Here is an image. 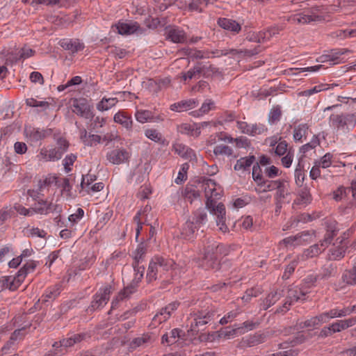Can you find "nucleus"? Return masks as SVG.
Wrapping results in <instances>:
<instances>
[{
	"instance_id": "obj_14",
	"label": "nucleus",
	"mask_w": 356,
	"mask_h": 356,
	"mask_svg": "<svg viewBox=\"0 0 356 356\" xmlns=\"http://www.w3.org/2000/svg\"><path fill=\"white\" fill-rule=\"evenodd\" d=\"M202 190L204 191L207 198L206 207L211 208L212 205V193H216V182L211 179L203 177L198 184Z\"/></svg>"
},
{
	"instance_id": "obj_35",
	"label": "nucleus",
	"mask_w": 356,
	"mask_h": 356,
	"mask_svg": "<svg viewBox=\"0 0 356 356\" xmlns=\"http://www.w3.org/2000/svg\"><path fill=\"white\" fill-rule=\"evenodd\" d=\"M332 324V330L334 332H340L356 324V317H352L348 319L337 321Z\"/></svg>"
},
{
	"instance_id": "obj_48",
	"label": "nucleus",
	"mask_w": 356,
	"mask_h": 356,
	"mask_svg": "<svg viewBox=\"0 0 356 356\" xmlns=\"http://www.w3.org/2000/svg\"><path fill=\"white\" fill-rule=\"evenodd\" d=\"M295 181L297 186H301L304 181V166L302 165L301 161L299 160L298 163L294 172Z\"/></svg>"
},
{
	"instance_id": "obj_20",
	"label": "nucleus",
	"mask_w": 356,
	"mask_h": 356,
	"mask_svg": "<svg viewBox=\"0 0 356 356\" xmlns=\"http://www.w3.org/2000/svg\"><path fill=\"white\" fill-rule=\"evenodd\" d=\"M213 254L211 256V260L207 258V245L205 247L204 255L202 261V266L205 270H213L214 271H217L220 269V261H219V255L217 253L216 250L214 249L213 251Z\"/></svg>"
},
{
	"instance_id": "obj_34",
	"label": "nucleus",
	"mask_w": 356,
	"mask_h": 356,
	"mask_svg": "<svg viewBox=\"0 0 356 356\" xmlns=\"http://www.w3.org/2000/svg\"><path fill=\"white\" fill-rule=\"evenodd\" d=\"M54 185L58 188H61V193L67 196L71 195V191L72 185L70 182V179L67 177H58L56 176Z\"/></svg>"
},
{
	"instance_id": "obj_54",
	"label": "nucleus",
	"mask_w": 356,
	"mask_h": 356,
	"mask_svg": "<svg viewBox=\"0 0 356 356\" xmlns=\"http://www.w3.org/2000/svg\"><path fill=\"white\" fill-rule=\"evenodd\" d=\"M334 268L332 265L324 266L315 279L327 280L334 275Z\"/></svg>"
},
{
	"instance_id": "obj_24",
	"label": "nucleus",
	"mask_w": 356,
	"mask_h": 356,
	"mask_svg": "<svg viewBox=\"0 0 356 356\" xmlns=\"http://www.w3.org/2000/svg\"><path fill=\"white\" fill-rule=\"evenodd\" d=\"M283 291L277 289L270 292L267 296L261 300L260 309L267 310L269 307L275 305L282 296Z\"/></svg>"
},
{
	"instance_id": "obj_50",
	"label": "nucleus",
	"mask_w": 356,
	"mask_h": 356,
	"mask_svg": "<svg viewBox=\"0 0 356 356\" xmlns=\"http://www.w3.org/2000/svg\"><path fill=\"white\" fill-rule=\"evenodd\" d=\"M146 247L143 243H140L134 252V262L141 264L146 254Z\"/></svg>"
},
{
	"instance_id": "obj_46",
	"label": "nucleus",
	"mask_w": 356,
	"mask_h": 356,
	"mask_svg": "<svg viewBox=\"0 0 356 356\" xmlns=\"http://www.w3.org/2000/svg\"><path fill=\"white\" fill-rule=\"evenodd\" d=\"M307 124H300L295 127L293 131V139L296 141H300L303 137H305L308 131Z\"/></svg>"
},
{
	"instance_id": "obj_60",
	"label": "nucleus",
	"mask_w": 356,
	"mask_h": 356,
	"mask_svg": "<svg viewBox=\"0 0 356 356\" xmlns=\"http://www.w3.org/2000/svg\"><path fill=\"white\" fill-rule=\"evenodd\" d=\"M335 229L329 228L325 235L324 238L320 241L321 245L326 248L332 241L334 237L337 235Z\"/></svg>"
},
{
	"instance_id": "obj_26",
	"label": "nucleus",
	"mask_w": 356,
	"mask_h": 356,
	"mask_svg": "<svg viewBox=\"0 0 356 356\" xmlns=\"http://www.w3.org/2000/svg\"><path fill=\"white\" fill-rule=\"evenodd\" d=\"M312 200V195L307 187L300 189L297 193V197L293 202V207L296 206L306 207L311 203Z\"/></svg>"
},
{
	"instance_id": "obj_22",
	"label": "nucleus",
	"mask_w": 356,
	"mask_h": 356,
	"mask_svg": "<svg viewBox=\"0 0 356 356\" xmlns=\"http://www.w3.org/2000/svg\"><path fill=\"white\" fill-rule=\"evenodd\" d=\"M214 249L216 250L217 253L218 254L219 258L229 254V251H230L229 247L227 246L226 245L219 243L216 241H214L213 240L209 241L207 242V258L208 259H211V257L210 255H211L213 254L212 251ZM209 261H211V260H209Z\"/></svg>"
},
{
	"instance_id": "obj_55",
	"label": "nucleus",
	"mask_w": 356,
	"mask_h": 356,
	"mask_svg": "<svg viewBox=\"0 0 356 356\" xmlns=\"http://www.w3.org/2000/svg\"><path fill=\"white\" fill-rule=\"evenodd\" d=\"M330 316L332 318H341L345 317L346 316L350 315V310L349 309V307H343L342 309L339 308H334L330 310Z\"/></svg>"
},
{
	"instance_id": "obj_57",
	"label": "nucleus",
	"mask_w": 356,
	"mask_h": 356,
	"mask_svg": "<svg viewBox=\"0 0 356 356\" xmlns=\"http://www.w3.org/2000/svg\"><path fill=\"white\" fill-rule=\"evenodd\" d=\"M14 214V210L10 207H4L0 209V225H2L6 220L10 219Z\"/></svg>"
},
{
	"instance_id": "obj_53",
	"label": "nucleus",
	"mask_w": 356,
	"mask_h": 356,
	"mask_svg": "<svg viewBox=\"0 0 356 356\" xmlns=\"http://www.w3.org/2000/svg\"><path fill=\"white\" fill-rule=\"evenodd\" d=\"M282 111L279 106L273 107L268 115V122L270 124H275L277 123L281 118Z\"/></svg>"
},
{
	"instance_id": "obj_30",
	"label": "nucleus",
	"mask_w": 356,
	"mask_h": 356,
	"mask_svg": "<svg viewBox=\"0 0 356 356\" xmlns=\"http://www.w3.org/2000/svg\"><path fill=\"white\" fill-rule=\"evenodd\" d=\"M199 228L196 227L194 221L187 220L182 226L181 236L185 240H193L195 238V231Z\"/></svg>"
},
{
	"instance_id": "obj_15",
	"label": "nucleus",
	"mask_w": 356,
	"mask_h": 356,
	"mask_svg": "<svg viewBox=\"0 0 356 356\" xmlns=\"http://www.w3.org/2000/svg\"><path fill=\"white\" fill-rule=\"evenodd\" d=\"M166 39L174 43H184L187 35L186 32L179 26H169L165 29Z\"/></svg>"
},
{
	"instance_id": "obj_52",
	"label": "nucleus",
	"mask_w": 356,
	"mask_h": 356,
	"mask_svg": "<svg viewBox=\"0 0 356 356\" xmlns=\"http://www.w3.org/2000/svg\"><path fill=\"white\" fill-rule=\"evenodd\" d=\"M213 154L216 156H232L233 154V149L232 147L225 145H218L214 147Z\"/></svg>"
},
{
	"instance_id": "obj_61",
	"label": "nucleus",
	"mask_w": 356,
	"mask_h": 356,
	"mask_svg": "<svg viewBox=\"0 0 356 356\" xmlns=\"http://www.w3.org/2000/svg\"><path fill=\"white\" fill-rule=\"evenodd\" d=\"M145 135L147 138L149 139L156 142V143H161L163 142V136L160 132H159L156 129H149L145 130Z\"/></svg>"
},
{
	"instance_id": "obj_31",
	"label": "nucleus",
	"mask_w": 356,
	"mask_h": 356,
	"mask_svg": "<svg viewBox=\"0 0 356 356\" xmlns=\"http://www.w3.org/2000/svg\"><path fill=\"white\" fill-rule=\"evenodd\" d=\"M85 337L86 334L83 333L74 334L57 342L60 344L62 348L66 350L67 348L72 347L74 344L83 341Z\"/></svg>"
},
{
	"instance_id": "obj_3",
	"label": "nucleus",
	"mask_w": 356,
	"mask_h": 356,
	"mask_svg": "<svg viewBox=\"0 0 356 356\" xmlns=\"http://www.w3.org/2000/svg\"><path fill=\"white\" fill-rule=\"evenodd\" d=\"M329 120L330 127L343 133L348 132L356 124V115L354 114H332Z\"/></svg>"
},
{
	"instance_id": "obj_18",
	"label": "nucleus",
	"mask_w": 356,
	"mask_h": 356,
	"mask_svg": "<svg viewBox=\"0 0 356 356\" xmlns=\"http://www.w3.org/2000/svg\"><path fill=\"white\" fill-rule=\"evenodd\" d=\"M172 150L181 158L189 161H196L195 152L191 147L182 143H176L172 145Z\"/></svg>"
},
{
	"instance_id": "obj_63",
	"label": "nucleus",
	"mask_w": 356,
	"mask_h": 356,
	"mask_svg": "<svg viewBox=\"0 0 356 356\" xmlns=\"http://www.w3.org/2000/svg\"><path fill=\"white\" fill-rule=\"evenodd\" d=\"M108 52L110 55L118 58H123L127 54V51L122 48L115 46H110L108 47Z\"/></svg>"
},
{
	"instance_id": "obj_45",
	"label": "nucleus",
	"mask_w": 356,
	"mask_h": 356,
	"mask_svg": "<svg viewBox=\"0 0 356 356\" xmlns=\"http://www.w3.org/2000/svg\"><path fill=\"white\" fill-rule=\"evenodd\" d=\"M138 284V282L133 280L129 286H127L126 288L124 289L122 291L118 293V295L117 296V300H124L128 298L131 294L134 293L136 290Z\"/></svg>"
},
{
	"instance_id": "obj_23",
	"label": "nucleus",
	"mask_w": 356,
	"mask_h": 356,
	"mask_svg": "<svg viewBox=\"0 0 356 356\" xmlns=\"http://www.w3.org/2000/svg\"><path fill=\"white\" fill-rule=\"evenodd\" d=\"M198 105V101L195 99H187L170 105V109L175 112H184L195 108Z\"/></svg>"
},
{
	"instance_id": "obj_32",
	"label": "nucleus",
	"mask_w": 356,
	"mask_h": 356,
	"mask_svg": "<svg viewBox=\"0 0 356 356\" xmlns=\"http://www.w3.org/2000/svg\"><path fill=\"white\" fill-rule=\"evenodd\" d=\"M341 280L347 285H356V258L353 261L352 268L343 273Z\"/></svg>"
},
{
	"instance_id": "obj_42",
	"label": "nucleus",
	"mask_w": 356,
	"mask_h": 356,
	"mask_svg": "<svg viewBox=\"0 0 356 356\" xmlns=\"http://www.w3.org/2000/svg\"><path fill=\"white\" fill-rule=\"evenodd\" d=\"M191 221H194L196 227L200 228L201 226L205 224L207 221V214L205 209L200 208L195 211L193 213V220Z\"/></svg>"
},
{
	"instance_id": "obj_1",
	"label": "nucleus",
	"mask_w": 356,
	"mask_h": 356,
	"mask_svg": "<svg viewBox=\"0 0 356 356\" xmlns=\"http://www.w3.org/2000/svg\"><path fill=\"white\" fill-rule=\"evenodd\" d=\"M215 312L209 306L204 305L201 309L194 310L188 318V325L190 326L188 332L195 336L204 331L205 325L213 320Z\"/></svg>"
},
{
	"instance_id": "obj_44",
	"label": "nucleus",
	"mask_w": 356,
	"mask_h": 356,
	"mask_svg": "<svg viewBox=\"0 0 356 356\" xmlns=\"http://www.w3.org/2000/svg\"><path fill=\"white\" fill-rule=\"evenodd\" d=\"M60 284H56L47 289L44 294V301L54 300L60 293Z\"/></svg>"
},
{
	"instance_id": "obj_6",
	"label": "nucleus",
	"mask_w": 356,
	"mask_h": 356,
	"mask_svg": "<svg viewBox=\"0 0 356 356\" xmlns=\"http://www.w3.org/2000/svg\"><path fill=\"white\" fill-rule=\"evenodd\" d=\"M111 289L108 286L101 288L93 296L90 305L86 309L88 314H91L104 307L110 298Z\"/></svg>"
},
{
	"instance_id": "obj_21",
	"label": "nucleus",
	"mask_w": 356,
	"mask_h": 356,
	"mask_svg": "<svg viewBox=\"0 0 356 356\" xmlns=\"http://www.w3.org/2000/svg\"><path fill=\"white\" fill-rule=\"evenodd\" d=\"M113 120L115 122L122 125L129 133L134 131L132 117L127 112L119 111L114 115Z\"/></svg>"
},
{
	"instance_id": "obj_28",
	"label": "nucleus",
	"mask_w": 356,
	"mask_h": 356,
	"mask_svg": "<svg viewBox=\"0 0 356 356\" xmlns=\"http://www.w3.org/2000/svg\"><path fill=\"white\" fill-rule=\"evenodd\" d=\"M318 327V325L317 324L316 319L314 316V317H312L311 318L307 319L305 321H301V322L297 323V324L294 328H293L292 327L286 328L284 330L282 331V333L284 336H287L288 334H289V333L291 332V331L293 329H296L297 330L305 329V328L312 330L314 328H316Z\"/></svg>"
},
{
	"instance_id": "obj_27",
	"label": "nucleus",
	"mask_w": 356,
	"mask_h": 356,
	"mask_svg": "<svg viewBox=\"0 0 356 356\" xmlns=\"http://www.w3.org/2000/svg\"><path fill=\"white\" fill-rule=\"evenodd\" d=\"M218 24L222 29L229 31L234 34L238 33L241 30V24L232 19L219 18L218 20Z\"/></svg>"
},
{
	"instance_id": "obj_41",
	"label": "nucleus",
	"mask_w": 356,
	"mask_h": 356,
	"mask_svg": "<svg viewBox=\"0 0 356 356\" xmlns=\"http://www.w3.org/2000/svg\"><path fill=\"white\" fill-rule=\"evenodd\" d=\"M183 195L184 198L192 203L194 200H197L200 197V191L197 189V187L193 185L186 186L185 188Z\"/></svg>"
},
{
	"instance_id": "obj_25",
	"label": "nucleus",
	"mask_w": 356,
	"mask_h": 356,
	"mask_svg": "<svg viewBox=\"0 0 356 356\" xmlns=\"http://www.w3.org/2000/svg\"><path fill=\"white\" fill-rule=\"evenodd\" d=\"M112 29L120 35H131L139 29V25L136 22H118L112 26Z\"/></svg>"
},
{
	"instance_id": "obj_16",
	"label": "nucleus",
	"mask_w": 356,
	"mask_h": 356,
	"mask_svg": "<svg viewBox=\"0 0 356 356\" xmlns=\"http://www.w3.org/2000/svg\"><path fill=\"white\" fill-rule=\"evenodd\" d=\"M149 171V165L147 163L138 164L136 168L133 170L130 182L135 184H140L145 181L147 177Z\"/></svg>"
},
{
	"instance_id": "obj_40",
	"label": "nucleus",
	"mask_w": 356,
	"mask_h": 356,
	"mask_svg": "<svg viewBox=\"0 0 356 356\" xmlns=\"http://www.w3.org/2000/svg\"><path fill=\"white\" fill-rule=\"evenodd\" d=\"M279 179L269 181L262 179L261 181L258 184V188H256L257 193H264L267 191H272L276 190V186H277Z\"/></svg>"
},
{
	"instance_id": "obj_38",
	"label": "nucleus",
	"mask_w": 356,
	"mask_h": 356,
	"mask_svg": "<svg viewBox=\"0 0 356 356\" xmlns=\"http://www.w3.org/2000/svg\"><path fill=\"white\" fill-rule=\"evenodd\" d=\"M325 250V248L321 245V243H316L305 250L302 254V257L303 259L313 258L319 255Z\"/></svg>"
},
{
	"instance_id": "obj_64",
	"label": "nucleus",
	"mask_w": 356,
	"mask_h": 356,
	"mask_svg": "<svg viewBox=\"0 0 356 356\" xmlns=\"http://www.w3.org/2000/svg\"><path fill=\"white\" fill-rule=\"evenodd\" d=\"M25 235L28 237L45 238L47 233L44 230L40 229L38 227H31L26 229Z\"/></svg>"
},
{
	"instance_id": "obj_10",
	"label": "nucleus",
	"mask_w": 356,
	"mask_h": 356,
	"mask_svg": "<svg viewBox=\"0 0 356 356\" xmlns=\"http://www.w3.org/2000/svg\"><path fill=\"white\" fill-rule=\"evenodd\" d=\"M106 159L113 165H120L129 161L131 154L124 148H116L106 154Z\"/></svg>"
},
{
	"instance_id": "obj_37",
	"label": "nucleus",
	"mask_w": 356,
	"mask_h": 356,
	"mask_svg": "<svg viewBox=\"0 0 356 356\" xmlns=\"http://www.w3.org/2000/svg\"><path fill=\"white\" fill-rule=\"evenodd\" d=\"M26 133L29 135L30 138L33 141L36 142L51 135V129H40L33 128L29 131H26Z\"/></svg>"
},
{
	"instance_id": "obj_12",
	"label": "nucleus",
	"mask_w": 356,
	"mask_h": 356,
	"mask_svg": "<svg viewBox=\"0 0 356 356\" xmlns=\"http://www.w3.org/2000/svg\"><path fill=\"white\" fill-rule=\"evenodd\" d=\"M276 193L275 194V205L277 207L282 208V204L284 200L290 195L289 184L284 179H280L277 186H276Z\"/></svg>"
},
{
	"instance_id": "obj_4",
	"label": "nucleus",
	"mask_w": 356,
	"mask_h": 356,
	"mask_svg": "<svg viewBox=\"0 0 356 356\" xmlns=\"http://www.w3.org/2000/svg\"><path fill=\"white\" fill-rule=\"evenodd\" d=\"M175 264L173 260L161 257H154L149 262L147 279L148 282H152L157 279V274L161 270L167 271L172 268Z\"/></svg>"
},
{
	"instance_id": "obj_13",
	"label": "nucleus",
	"mask_w": 356,
	"mask_h": 356,
	"mask_svg": "<svg viewBox=\"0 0 356 356\" xmlns=\"http://www.w3.org/2000/svg\"><path fill=\"white\" fill-rule=\"evenodd\" d=\"M237 127L242 133L255 136L262 134L267 131V128L262 124H248L246 122H237Z\"/></svg>"
},
{
	"instance_id": "obj_62",
	"label": "nucleus",
	"mask_w": 356,
	"mask_h": 356,
	"mask_svg": "<svg viewBox=\"0 0 356 356\" xmlns=\"http://www.w3.org/2000/svg\"><path fill=\"white\" fill-rule=\"evenodd\" d=\"M348 51L346 49H332L330 51V52L328 54L329 57H330V65H334L337 63H339L340 62V57L343 54H345V52Z\"/></svg>"
},
{
	"instance_id": "obj_33",
	"label": "nucleus",
	"mask_w": 356,
	"mask_h": 356,
	"mask_svg": "<svg viewBox=\"0 0 356 356\" xmlns=\"http://www.w3.org/2000/svg\"><path fill=\"white\" fill-rule=\"evenodd\" d=\"M39 156L45 161H54L60 159L63 156V154H61L59 150H58L56 147H54L49 149H42L40 152Z\"/></svg>"
},
{
	"instance_id": "obj_36",
	"label": "nucleus",
	"mask_w": 356,
	"mask_h": 356,
	"mask_svg": "<svg viewBox=\"0 0 356 356\" xmlns=\"http://www.w3.org/2000/svg\"><path fill=\"white\" fill-rule=\"evenodd\" d=\"M254 160L255 157L254 156L242 157L237 160L236 164L234 166V169L236 171L248 170L250 168V167L253 164Z\"/></svg>"
},
{
	"instance_id": "obj_51",
	"label": "nucleus",
	"mask_w": 356,
	"mask_h": 356,
	"mask_svg": "<svg viewBox=\"0 0 356 356\" xmlns=\"http://www.w3.org/2000/svg\"><path fill=\"white\" fill-rule=\"evenodd\" d=\"M314 232L310 231H303L300 232L296 235V238H297L296 244L298 245H301L305 244V243H308L312 241Z\"/></svg>"
},
{
	"instance_id": "obj_9",
	"label": "nucleus",
	"mask_w": 356,
	"mask_h": 356,
	"mask_svg": "<svg viewBox=\"0 0 356 356\" xmlns=\"http://www.w3.org/2000/svg\"><path fill=\"white\" fill-rule=\"evenodd\" d=\"M33 209L34 212L42 215H47L50 213H60L62 206L47 200H40L35 204Z\"/></svg>"
},
{
	"instance_id": "obj_11",
	"label": "nucleus",
	"mask_w": 356,
	"mask_h": 356,
	"mask_svg": "<svg viewBox=\"0 0 356 356\" xmlns=\"http://www.w3.org/2000/svg\"><path fill=\"white\" fill-rule=\"evenodd\" d=\"M179 302L175 301L161 308L152 318L154 325H159L166 321L172 315V313L177 309Z\"/></svg>"
},
{
	"instance_id": "obj_39",
	"label": "nucleus",
	"mask_w": 356,
	"mask_h": 356,
	"mask_svg": "<svg viewBox=\"0 0 356 356\" xmlns=\"http://www.w3.org/2000/svg\"><path fill=\"white\" fill-rule=\"evenodd\" d=\"M118 100L116 97H103L102 100L97 103V109L99 111H108L118 103Z\"/></svg>"
},
{
	"instance_id": "obj_59",
	"label": "nucleus",
	"mask_w": 356,
	"mask_h": 356,
	"mask_svg": "<svg viewBox=\"0 0 356 356\" xmlns=\"http://www.w3.org/2000/svg\"><path fill=\"white\" fill-rule=\"evenodd\" d=\"M37 264L35 261L30 260L26 262L18 271L24 278L27 274L33 272L36 268Z\"/></svg>"
},
{
	"instance_id": "obj_29",
	"label": "nucleus",
	"mask_w": 356,
	"mask_h": 356,
	"mask_svg": "<svg viewBox=\"0 0 356 356\" xmlns=\"http://www.w3.org/2000/svg\"><path fill=\"white\" fill-rule=\"evenodd\" d=\"M306 337L301 332H298L292 339H289L277 345L278 349H286L290 347H294L297 345L304 343Z\"/></svg>"
},
{
	"instance_id": "obj_56",
	"label": "nucleus",
	"mask_w": 356,
	"mask_h": 356,
	"mask_svg": "<svg viewBox=\"0 0 356 356\" xmlns=\"http://www.w3.org/2000/svg\"><path fill=\"white\" fill-rule=\"evenodd\" d=\"M256 327V323L252 321H245L243 323L241 326H238L234 329L232 330L233 332H236V334H243L245 332H248L249 330H252Z\"/></svg>"
},
{
	"instance_id": "obj_7",
	"label": "nucleus",
	"mask_w": 356,
	"mask_h": 356,
	"mask_svg": "<svg viewBox=\"0 0 356 356\" xmlns=\"http://www.w3.org/2000/svg\"><path fill=\"white\" fill-rule=\"evenodd\" d=\"M92 106L90 105L85 98L75 99L72 103V111L77 115L85 119L94 118Z\"/></svg>"
},
{
	"instance_id": "obj_5",
	"label": "nucleus",
	"mask_w": 356,
	"mask_h": 356,
	"mask_svg": "<svg viewBox=\"0 0 356 356\" xmlns=\"http://www.w3.org/2000/svg\"><path fill=\"white\" fill-rule=\"evenodd\" d=\"M307 291L298 286L290 287L288 289L284 304L276 309L275 313L284 314L289 310V307L291 305L296 302L305 301L307 299Z\"/></svg>"
},
{
	"instance_id": "obj_8",
	"label": "nucleus",
	"mask_w": 356,
	"mask_h": 356,
	"mask_svg": "<svg viewBox=\"0 0 356 356\" xmlns=\"http://www.w3.org/2000/svg\"><path fill=\"white\" fill-rule=\"evenodd\" d=\"M347 247L346 236L337 238L329 250L328 259L333 261L340 260L345 256Z\"/></svg>"
},
{
	"instance_id": "obj_17",
	"label": "nucleus",
	"mask_w": 356,
	"mask_h": 356,
	"mask_svg": "<svg viewBox=\"0 0 356 356\" xmlns=\"http://www.w3.org/2000/svg\"><path fill=\"white\" fill-rule=\"evenodd\" d=\"M272 336L273 332L268 330L263 332H257L252 335L247 336L243 339V342L248 346L252 347L266 342L268 339L271 338Z\"/></svg>"
},
{
	"instance_id": "obj_58",
	"label": "nucleus",
	"mask_w": 356,
	"mask_h": 356,
	"mask_svg": "<svg viewBox=\"0 0 356 356\" xmlns=\"http://www.w3.org/2000/svg\"><path fill=\"white\" fill-rule=\"evenodd\" d=\"M66 353V350L62 348L60 344L57 341L52 345V348L49 350L44 356H63Z\"/></svg>"
},
{
	"instance_id": "obj_49",
	"label": "nucleus",
	"mask_w": 356,
	"mask_h": 356,
	"mask_svg": "<svg viewBox=\"0 0 356 356\" xmlns=\"http://www.w3.org/2000/svg\"><path fill=\"white\" fill-rule=\"evenodd\" d=\"M26 104L31 107H40V111H44L49 107V103L46 101H38L34 98H29L26 99Z\"/></svg>"
},
{
	"instance_id": "obj_19",
	"label": "nucleus",
	"mask_w": 356,
	"mask_h": 356,
	"mask_svg": "<svg viewBox=\"0 0 356 356\" xmlns=\"http://www.w3.org/2000/svg\"><path fill=\"white\" fill-rule=\"evenodd\" d=\"M59 44L63 49L69 51L72 54L82 51L85 47L84 44L79 39L64 38L59 42Z\"/></svg>"
},
{
	"instance_id": "obj_2",
	"label": "nucleus",
	"mask_w": 356,
	"mask_h": 356,
	"mask_svg": "<svg viewBox=\"0 0 356 356\" xmlns=\"http://www.w3.org/2000/svg\"><path fill=\"white\" fill-rule=\"evenodd\" d=\"M326 8L323 6H315L302 13L291 15L288 20L293 24H307L323 19Z\"/></svg>"
},
{
	"instance_id": "obj_47",
	"label": "nucleus",
	"mask_w": 356,
	"mask_h": 356,
	"mask_svg": "<svg viewBox=\"0 0 356 356\" xmlns=\"http://www.w3.org/2000/svg\"><path fill=\"white\" fill-rule=\"evenodd\" d=\"M136 120L140 123H145L153 118L152 113L148 110L137 111L135 113Z\"/></svg>"
},
{
	"instance_id": "obj_43",
	"label": "nucleus",
	"mask_w": 356,
	"mask_h": 356,
	"mask_svg": "<svg viewBox=\"0 0 356 356\" xmlns=\"http://www.w3.org/2000/svg\"><path fill=\"white\" fill-rule=\"evenodd\" d=\"M204 67L200 65H195L185 73H182V78L184 81L192 79L193 78L199 79L203 72Z\"/></svg>"
}]
</instances>
